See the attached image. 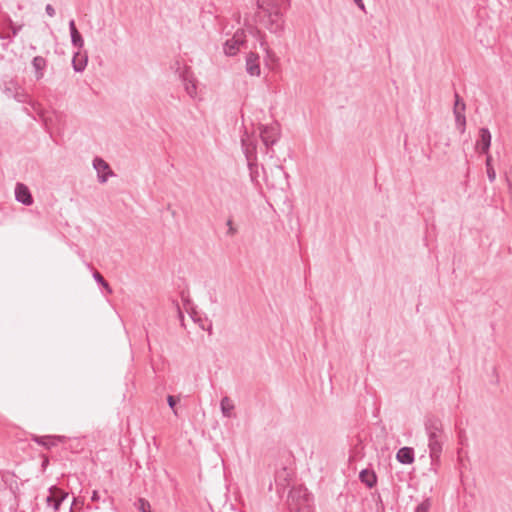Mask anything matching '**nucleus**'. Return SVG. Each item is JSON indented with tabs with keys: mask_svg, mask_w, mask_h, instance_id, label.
Listing matches in <instances>:
<instances>
[{
	"mask_svg": "<svg viewBox=\"0 0 512 512\" xmlns=\"http://www.w3.org/2000/svg\"><path fill=\"white\" fill-rule=\"evenodd\" d=\"M425 431L428 436V448L432 463L438 462L443 450L444 432L443 424L436 417H429L425 421Z\"/></svg>",
	"mask_w": 512,
	"mask_h": 512,
	"instance_id": "f257e3e1",
	"label": "nucleus"
},
{
	"mask_svg": "<svg viewBox=\"0 0 512 512\" xmlns=\"http://www.w3.org/2000/svg\"><path fill=\"white\" fill-rule=\"evenodd\" d=\"M290 512H311V495L306 488H293L287 499Z\"/></svg>",
	"mask_w": 512,
	"mask_h": 512,
	"instance_id": "f03ea898",
	"label": "nucleus"
},
{
	"mask_svg": "<svg viewBox=\"0 0 512 512\" xmlns=\"http://www.w3.org/2000/svg\"><path fill=\"white\" fill-rule=\"evenodd\" d=\"M259 135L267 149L272 147L280 137V130L278 124L263 125L259 124Z\"/></svg>",
	"mask_w": 512,
	"mask_h": 512,
	"instance_id": "7ed1b4c3",
	"label": "nucleus"
},
{
	"mask_svg": "<svg viewBox=\"0 0 512 512\" xmlns=\"http://www.w3.org/2000/svg\"><path fill=\"white\" fill-rule=\"evenodd\" d=\"M246 43V34L243 29H238L232 38L226 40V42L223 45L224 53L227 56H235L239 50L240 47L245 45Z\"/></svg>",
	"mask_w": 512,
	"mask_h": 512,
	"instance_id": "20e7f679",
	"label": "nucleus"
},
{
	"mask_svg": "<svg viewBox=\"0 0 512 512\" xmlns=\"http://www.w3.org/2000/svg\"><path fill=\"white\" fill-rule=\"evenodd\" d=\"M466 104L460 95L455 92V103L453 113L455 116V125L460 134H464L466 130V117H465Z\"/></svg>",
	"mask_w": 512,
	"mask_h": 512,
	"instance_id": "39448f33",
	"label": "nucleus"
},
{
	"mask_svg": "<svg viewBox=\"0 0 512 512\" xmlns=\"http://www.w3.org/2000/svg\"><path fill=\"white\" fill-rule=\"evenodd\" d=\"M67 496V492H64L62 489L56 486H52L49 488V494L46 497V503L48 506H51L54 511H57Z\"/></svg>",
	"mask_w": 512,
	"mask_h": 512,
	"instance_id": "423d86ee",
	"label": "nucleus"
},
{
	"mask_svg": "<svg viewBox=\"0 0 512 512\" xmlns=\"http://www.w3.org/2000/svg\"><path fill=\"white\" fill-rule=\"evenodd\" d=\"M93 166L97 171V177L100 183L107 182L109 177L115 175L109 164L100 157L94 158Z\"/></svg>",
	"mask_w": 512,
	"mask_h": 512,
	"instance_id": "0eeeda50",
	"label": "nucleus"
},
{
	"mask_svg": "<svg viewBox=\"0 0 512 512\" xmlns=\"http://www.w3.org/2000/svg\"><path fill=\"white\" fill-rule=\"evenodd\" d=\"M16 200L26 206L33 203V197L29 188L23 183H17L15 187Z\"/></svg>",
	"mask_w": 512,
	"mask_h": 512,
	"instance_id": "6e6552de",
	"label": "nucleus"
},
{
	"mask_svg": "<svg viewBox=\"0 0 512 512\" xmlns=\"http://www.w3.org/2000/svg\"><path fill=\"white\" fill-rule=\"evenodd\" d=\"M491 146V133L488 128L482 127L479 130V139L476 142V148L480 150V153L488 154Z\"/></svg>",
	"mask_w": 512,
	"mask_h": 512,
	"instance_id": "1a4fd4ad",
	"label": "nucleus"
},
{
	"mask_svg": "<svg viewBox=\"0 0 512 512\" xmlns=\"http://www.w3.org/2000/svg\"><path fill=\"white\" fill-rule=\"evenodd\" d=\"M246 72L251 76H259L261 69L259 55L255 52H249L246 56Z\"/></svg>",
	"mask_w": 512,
	"mask_h": 512,
	"instance_id": "9d476101",
	"label": "nucleus"
},
{
	"mask_svg": "<svg viewBox=\"0 0 512 512\" xmlns=\"http://www.w3.org/2000/svg\"><path fill=\"white\" fill-rule=\"evenodd\" d=\"M241 145L243 148V151L245 153V156L250 163L252 158H255L256 154V144L251 136L245 131L244 135L241 137Z\"/></svg>",
	"mask_w": 512,
	"mask_h": 512,
	"instance_id": "9b49d317",
	"label": "nucleus"
},
{
	"mask_svg": "<svg viewBox=\"0 0 512 512\" xmlns=\"http://www.w3.org/2000/svg\"><path fill=\"white\" fill-rule=\"evenodd\" d=\"M88 63V55L79 51L75 52L72 58V66L75 72H83Z\"/></svg>",
	"mask_w": 512,
	"mask_h": 512,
	"instance_id": "f8f14e48",
	"label": "nucleus"
},
{
	"mask_svg": "<svg viewBox=\"0 0 512 512\" xmlns=\"http://www.w3.org/2000/svg\"><path fill=\"white\" fill-rule=\"evenodd\" d=\"M69 31L71 36V43L74 47L78 48L79 50L83 48L84 46V39L79 32V30L76 27L75 21L70 20L69 22Z\"/></svg>",
	"mask_w": 512,
	"mask_h": 512,
	"instance_id": "ddd939ff",
	"label": "nucleus"
},
{
	"mask_svg": "<svg viewBox=\"0 0 512 512\" xmlns=\"http://www.w3.org/2000/svg\"><path fill=\"white\" fill-rule=\"evenodd\" d=\"M34 68V74L36 80H40L44 76V70L47 67V60L42 56H35L31 62Z\"/></svg>",
	"mask_w": 512,
	"mask_h": 512,
	"instance_id": "4468645a",
	"label": "nucleus"
},
{
	"mask_svg": "<svg viewBox=\"0 0 512 512\" xmlns=\"http://www.w3.org/2000/svg\"><path fill=\"white\" fill-rule=\"evenodd\" d=\"M396 459L401 464H411L414 461V450L410 447H402L398 450Z\"/></svg>",
	"mask_w": 512,
	"mask_h": 512,
	"instance_id": "2eb2a0df",
	"label": "nucleus"
},
{
	"mask_svg": "<svg viewBox=\"0 0 512 512\" xmlns=\"http://www.w3.org/2000/svg\"><path fill=\"white\" fill-rule=\"evenodd\" d=\"M281 13L279 10H276L275 12L269 13V24L267 25V28L273 32L276 33L279 30L282 29V21H281Z\"/></svg>",
	"mask_w": 512,
	"mask_h": 512,
	"instance_id": "dca6fc26",
	"label": "nucleus"
},
{
	"mask_svg": "<svg viewBox=\"0 0 512 512\" xmlns=\"http://www.w3.org/2000/svg\"><path fill=\"white\" fill-rule=\"evenodd\" d=\"M359 478L361 482L367 485L369 488L374 487L377 483V476L372 470L363 469L359 474Z\"/></svg>",
	"mask_w": 512,
	"mask_h": 512,
	"instance_id": "f3484780",
	"label": "nucleus"
},
{
	"mask_svg": "<svg viewBox=\"0 0 512 512\" xmlns=\"http://www.w3.org/2000/svg\"><path fill=\"white\" fill-rule=\"evenodd\" d=\"M60 437L56 436H33L32 440L39 445L50 449L52 446H55L57 442L60 441Z\"/></svg>",
	"mask_w": 512,
	"mask_h": 512,
	"instance_id": "a211bd4d",
	"label": "nucleus"
},
{
	"mask_svg": "<svg viewBox=\"0 0 512 512\" xmlns=\"http://www.w3.org/2000/svg\"><path fill=\"white\" fill-rule=\"evenodd\" d=\"M220 407L222 414L225 417H232V411L234 410L235 406L233 404V401L228 396H225L221 399Z\"/></svg>",
	"mask_w": 512,
	"mask_h": 512,
	"instance_id": "6ab92c4d",
	"label": "nucleus"
},
{
	"mask_svg": "<svg viewBox=\"0 0 512 512\" xmlns=\"http://www.w3.org/2000/svg\"><path fill=\"white\" fill-rule=\"evenodd\" d=\"M491 162H492V157L490 155H487L486 162H485L487 177L490 182H494L496 179V172H495Z\"/></svg>",
	"mask_w": 512,
	"mask_h": 512,
	"instance_id": "aec40b11",
	"label": "nucleus"
},
{
	"mask_svg": "<svg viewBox=\"0 0 512 512\" xmlns=\"http://www.w3.org/2000/svg\"><path fill=\"white\" fill-rule=\"evenodd\" d=\"M93 278L97 283L103 286L108 293H112V289L110 288L108 282L103 278V276L98 271L93 272Z\"/></svg>",
	"mask_w": 512,
	"mask_h": 512,
	"instance_id": "412c9836",
	"label": "nucleus"
},
{
	"mask_svg": "<svg viewBox=\"0 0 512 512\" xmlns=\"http://www.w3.org/2000/svg\"><path fill=\"white\" fill-rule=\"evenodd\" d=\"M137 508L141 512H152L151 511L150 503L146 499H144V498L138 499V501H137Z\"/></svg>",
	"mask_w": 512,
	"mask_h": 512,
	"instance_id": "4be33fe9",
	"label": "nucleus"
},
{
	"mask_svg": "<svg viewBox=\"0 0 512 512\" xmlns=\"http://www.w3.org/2000/svg\"><path fill=\"white\" fill-rule=\"evenodd\" d=\"M430 507H431L430 500L425 499L420 504L417 505L414 512H428Z\"/></svg>",
	"mask_w": 512,
	"mask_h": 512,
	"instance_id": "5701e85b",
	"label": "nucleus"
},
{
	"mask_svg": "<svg viewBox=\"0 0 512 512\" xmlns=\"http://www.w3.org/2000/svg\"><path fill=\"white\" fill-rule=\"evenodd\" d=\"M237 233V229L235 226H226L225 231L223 232L224 237H232Z\"/></svg>",
	"mask_w": 512,
	"mask_h": 512,
	"instance_id": "b1692460",
	"label": "nucleus"
},
{
	"mask_svg": "<svg viewBox=\"0 0 512 512\" xmlns=\"http://www.w3.org/2000/svg\"><path fill=\"white\" fill-rule=\"evenodd\" d=\"M23 25H15L12 20L9 21V29L12 32L13 36H16L19 31L22 29Z\"/></svg>",
	"mask_w": 512,
	"mask_h": 512,
	"instance_id": "393cba45",
	"label": "nucleus"
},
{
	"mask_svg": "<svg viewBox=\"0 0 512 512\" xmlns=\"http://www.w3.org/2000/svg\"><path fill=\"white\" fill-rule=\"evenodd\" d=\"M167 402H168L169 407L171 409H173L174 414L177 415V410L175 409V405L177 403V400L175 399V397L172 396V395H169L167 397Z\"/></svg>",
	"mask_w": 512,
	"mask_h": 512,
	"instance_id": "a878e982",
	"label": "nucleus"
},
{
	"mask_svg": "<svg viewBox=\"0 0 512 512\" xmlns=\"http://www.w3.org/2000/svg\"><path fill=\"white\" fill-rule=\"evenodd\" d=\"M45 11L46 13L50 16V17H54L55 16V9L54 7L51 5V4H47L46 7H45Z\"/></svg>",
	"mask_w": 512,
	"mask_h": 512,
	"instance_id": "bb28decb",
	"label": "nucleus"
},
{
	"mask_svg": "<svg viewBox=\"0 0 512 512\" xmlns=\"http://www.w3.org/2000/svg\"><path fill=\"white\" fill-rule=\"evenodd\" d=\"M186 91L189 95H193V93L196 92V86L195 84L191 83V84H186Z\"/></svg>",
	"mask_w": 512,
	"mask_h": 512,
	"instance_id": "cd10ccee",
	"label": "nucleus"
},
{
	"mask_svg": "<svg viewBox=\"0 0 512 512\" xmlns=\"http://www.w3.org/2000/svg\"><path fill=\"white\" fill-rule=\"evenodd\" d=\"M355 2V4L364 12H366L365 10V5L363 3V0H353Z\"/></svg>",
	"mask_w": 512,
	"mask_h": 512,
	"instance_id": "c85d7f7f",
	"label": "nucleus"
},
{
	"mask_svg": "<svg viewBox=\"0 0 512 512\" xmlns=\"http://www.w3.org/2000/svg\"><path fill=\"white\" fill-rule=\"evenodd\" d=\"M99 499H100V496H99L98 492L97 491H93L92 496H91V500L94 501V502H97V501H99Z\"/></svg>",
	"mask_w": 512,
	"mask_h": 512,
	"instance_id": "c756f323",
	"label": "nucleus"
},
{
	"mask_svg": "<svg viewBox=\"0 0 512 512\" xmlns=\"http://www.w3.org/2000/svg\"><path fill=\"white\" fill-rule=\"evenodd\" d=\"M176 307H177V310L179 312V317L182 319L183 318V313L181 312L179 305L176 304Z\"/></svg>",
	"mask_w": 512,
	"mask_h": 512,
	"instance_id": "7c9ffc66",
	"label": "nucleus"
},
{
	"mask_svg": "<svg viewBox=\"0 0 512 512\" xmlns=\"http://www.w3.org/2000/svg\"><path fill=\"white\" fill-rule=\"evenodd\" d=\"M276 172H277L278 174H280V175H283V174H284V172H283V170H282V168H281V167H277V168H276Z\"/></svg>",
	"mask_w": 512,
	"mask_h": 512,
	"instance_id": "2f4dec72",
	"label": "nucleus"
},
{
	"mask_svg": "<svg viewBox=\"0 0 512 512\" xmlns=\"http://www.w3.org/2000/svg\"><path fill=\"white\" fill-rule=\"evenodd\" d=\"M227 225H230V224H233V220L232 219H228L227 222H226Z\"/></svg>",
	"mask_w": 512,
	"mask_h": 512,
	"instance_id": "473e14b6",
	"label": "nucleus"
},
{
	"mask_svg": "<svg viewBox=\"0 0 512 512\" xmlns=\"http://www.w3.org/2000/svg\"><path fill=\"white\" fill-rule=\"evenodd\" d=\"M70 512H73V509H72V507L70 508Z\"/></svg>",
	"mask_w": 512,
	"mask_h": 512,
	"instance_id": "72a5a7b5",
	"label": "nucleus"
}]
</instances>
